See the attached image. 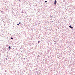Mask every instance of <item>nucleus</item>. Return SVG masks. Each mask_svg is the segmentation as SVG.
Instances as JSON below:
<instances>
[{"label": "nucleus", "mask_w": 75, "mask_h": 75, "mask_svg": "<svg viewBox=\"0 0 75 75\" xmlns=\"http://www.w3.org/2000/svg\"><path fill=\"white\" fill-rule=\"evenodd\" d=\"M57 0H55L54 1V4H55V5H56L57 4Z\"/></svg>", "instance_id": "obj_1"}, {"label": "nucleus", "mask_w": 75, "mask_h": 75, "mask_svg": "<svg viewBox=\"0 0 75 75\" xmlns=\"http://www.w3.org/2000/svg\"><path fill=\"white\" fill-rule=\"evenodd\" d=\"M69 27L70 28H71V29H72L73 28V27H72V26H71V25L69 26Z\"/></svg>", "instance_id": "obj_2"}, {"label": "nucleus", "mask_w": 75, "mask_h": 75, "mask_svg": "<svg viewBox=\"0 0 75 75\" xmlns=\"http://www.w3.org/2000/svg\"><path fill=\"white\" fill-rule=\"evenodd\" d=\"M8 48H9V50H10L11 49V46H9L8 47Z\"/></svg>", "instance_id": "obj_3"}, {"label": "nucleus", "mask_w": 75, "mask_h": 75, "mask_svg": "<svg viewBox=\"0 0 75 75\" xmlns=\"http://www.w3.org/2000/svg\"><path fill=\"white\" fill-rule=\"evenodd\" d=\"M13 38L12 37L11 38V40H13Z\"/></svg>", "instance_id": "obj_4"}, {"label": "nucleus", "mask_w": 75, "mask_h": 75, "mask_svg": "<svg viewBox=\"0 0 75 75\" xmlns=\"http://www.w3.org/2000/svg\"><path fill=\"white\" fill-rule=\"evenodd\" d=\"M17 25H20V24H19V23H18V24H17Z\"/></svg>", "instance_id": "obj_5"}, {"label": "nucleus", "mask_w": 75, "mask_h": 75, "mask_svg": "<svg viewBox=\"0 0 75 75\" xmlns=\"http://www.w3.org/2000/svg\"><path fill=\"white\" fill-rule=\"evenodd\" d=\"M40 42V41H38V43H39V42Z\"/></svg>", "instance_id": "obj_6"}, {"label": "nucleus", "mask_w": 75, "mask_h": 75, "mask_svg": "<svg viewBox=\"0 0 75 75\" xmlns=\"http://www.w3.org/2000/svg\"><path fill=\"white\" fill-rule=\"evenodd\" d=\"M45 3H47V1H45Z\"/></svg>", "instance_id": "obj_7"}, {"label": "nucleus", "mask_w": 75, "mask_h": 75, "mask_svg": "<svg viewBox=\"0 0 75 75\" xmlns=\"http://www.w3.org/2000/svg\"><path fill=\"white\" fill-rule=\"evenodd\" d=\"M21 22H20L19 23V24H21Z\"/></svg>", "instance_id": "obj_8"}, {"label": "nucleus", "mask_w": 75, "mask_h": 75, "mask_svg": "<svg viewBox=\"0 0 75 75\" xmlns=\"http://www.w3.org/2000/svg\"><path fill=\"white\" fill-rule=\"evenodd\" d=\"M21 13H24V12L22 11V12H21Z\"/></svg>", "instance_id": "obj_9"}, {"label": "nucleus", "mask_w": 75, "mask_h": 75, "mask_svg": "<svg viewBox=\"0 0 75 75\" xmlns=\"http://www.w3.org/2000/svg\"><path fill=\"white\" fill-rule=\"evenodd\" d=\"M19 2H21V1L19 0Z\"/></svg>", "instance_id": "obj_10"}, {"label": "nucleus", "mask_w": 75, "mask_h": 75, "mask_svg": "<svg viewBox=\"0 0 75 75\" xmlns=\"http://www.w3.org/2000/svg\"><path fill=\"white\" fill-rule=\"evenodd\" d=\"M30 47H31V45H30Z\"/></svg>", "instance_id": "obj_11"}, {"label": "nucleus", "mask_w": 75, "mask_h": 75, "mask_svg": "<svg viewBox=\"0 0 75 75\" xmlns=\"http://www.w3.org/2000/svg\"><path fill=\"white\" fill-rule=\"evenodd\" d=\"M6 61H7V59H6Z\"/></svg>", "instance_id": "obj_12"}, {"label": "nucleus", "mask_w": 75, "mask_h": 75, "mask_svg": "<svg viewBox=\"0 0 75 75\" xmlns=\"http://www.w3.org/2000/svg\"><path fill=\"white\" fill-rule=\"evenodd\" d=\"M24 59H25V58H24Z\"/></svg>", "instance_id": "obj_13"}, {"label": "nucleus", "mask_w": 75, "mask_h": 75, "mask_svg": "<svg viewBox=\"0 0 75 75\" xmlns=\"http://www.w3.org/2000/svg\"><path fill=\"white\" fill-rule=\"evenodd\" d=\"M8 44L9 45V44H10V43Z\"/></svg>", "instance_id": "obj_14"}]
</instances>
